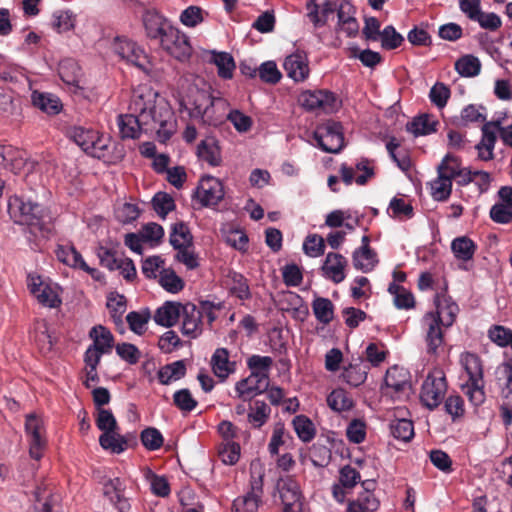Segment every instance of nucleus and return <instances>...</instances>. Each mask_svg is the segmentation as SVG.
Listing matches in <instances>:
<instances>
[{"label":"nucleus","mask_w":512,"mask_h":512,"mask_svg":"<svg viewBox=\"0 0 512 512\" xmlns=\"http://www.w3.org/2000/svg\"><path fill=\"white\" fill-rule=\"evenodd\" d=\"M26 152L12 145H0V164L5 168L18 174L26 165Z\"/></svg>","instance_id":"nucleus-28"},{"label":"nucleus","mask_w":512,"mask_h":512,"mask_svg":"<svg viewBox=\"0 0 512 512\" xmlns=\"http://www.w3.org/2000/svg\"><path fill=\"white\" fill-rule=\"evenodd\" d=\"M31 102L35 108L50 116L59 114L63 108L60 98L49 92L34 90L31 93Z\"/></svg>","instance_id":"nucleus-31"},{"label":"nucleus","mask_w":512,"mask_h":512,"mask_svg":"<svg viewBox=\"0 0 512 512\" xmlns=\"http://www.w3.org/2000/svg\"><path fill=\"white\" fill-rule=\"evenodd\" d=\"M368 370L369 367L363 363L361 358H358L354 363L343 368L340 378L349 386L358 387L366 381Z\"/></svg>","instance_id":"nucleus-35"},{"label":"nucleus","mask_w":512,"mask_h":512,"mask_svg":"<svg viewBox=\"0 0 512 512\" xmlns=\"http://www.w3.org/2000/svg\"><path fill=\"white\" fill-rule=\"evenodd\" d=\"M444 410L451 416L453 422H457L465 415L464 400L460 395H449L444 402Z\"/></svg>","instance_id":"nucleus-63"},{"label":"nucleus","mask_w":512,"mask_h":512,"mask_svg":"<svg viewBox=\"0 0 512 512\" xmlns=\"http://www.w3.org/2000/svg\"><path fill=\"white\" fill-rule=\"evenodd\" d=\"M58 74L66 84L76 85L80 76V67L74 59L67 58L60 61Z\"/></svg>","instance_id":"nucleus-54"},{"label":"nucleus","mask_w":512,"mask_h":512,"mask_svg":"<svg viewBox=\"0 0 512 512\" xmlns=\"http://www.w3.org/2000/svg\"><path fill=\"white\" fill-rule=\"evenodd\" d=\"M32 337L42 354H46L52 350L55 342L46 322L37 325Z\"/></svg>","instance_id":"nucleus-55"},{"label":"nucleus","mask_w":512,"mask_h":512,"mask_svg":"<svg viewBox=\"0 0 512 512\" xmlns=\"http://www.w3.org/2000/svg\"><path fill=\"white\" fill-rule=\"evenodd\" d=\"M173 403L184 413L193 411L198 405L197 400L192 396L190 390L187 388L177 390L173 394Z\"/></svg>","instance_id":"nucleus-60"},{"label":"nucleus","mask_w":512,"mask_h":512,"mask_svg":"<svg viewBox=\"0 0 512 512\" xmlns=\"http://www.w3.org/2000/svg\"><path fill=\"white\" fill-rule=\"evenodd\" d=\"M312 310L317 321L323 325L329 324L334 318V304L329 298L315 297Z\"/></svg>","instance_id":"nucleus-48"},{"label":"nucleus","mask_w":512,"mask_h":512,"mask_svg":"<svg viewBox=\"0 0 512 512\" xmlns=\"http://www.w3.org/2000/svg\"><path fill=\"white\" fill-rule=\"evenodd\" d=\"M349 50L351 58L359 59L361 63L368 68H374L382 61L381 54L371 49L361 51L357 46H353Z\"/></svg>","instance_id":"nucleus-59"},{"label":"nucleus","mask_w":512,"mask_h":512,"mask_svg":"<svg viewBox=\"0 0 512 512\" xmlns=\"http://www.w3.org/2000/svg\"><path fill=\"white\" fill-rule=\"evenodd\" d=\"M273 364V359L270 356L252 355L247 359V366L251 370L250 376L242 379L236 383L235 390H241V393L255 391L258 388H250L247 385L249 381L255 378H262V381L269 380L268 372Z\"/></svg>","instance_id":"nucleus-16"},{"label":"nucleus","mask_w":512,"mask_h":512,"mask_svg":"<svg viewBox=\"0 0 512 512\" xmlns=\"http://www.w3.org/2000/svg\"><path fill=\"white\" fill-rule=\"evenodd\" d=\"M346 266L347 259L343 255L329 252L321 266L322 275L335 284L341 283L346 277L344 272Z\"/></svg>","instance_id":"nucleus-25"},{"label":"nucleus","mask_w":512,"mask_h":512,"mask_svg":"<svg viewBox=\"0 0 512 512\" xmlns=\"http://www.w3.org/2000/svg\"><path fill=\"white\" fill-rule=\"evenodd\" d=\"M25 434L29 444V455L32 459L39 461L43 457L47 447L45 428L43 420L36 414L26 415Z\"/></svg>","instance_id":"nucleus-12"},{"label":"nucleus","mask_w":512,"mask_h":512,"mask_svg":"<svg viewBox=\"0 0 512 512\" xmlns=\"http://www.w3.org/2000/svg\"><path fill=\"white\" fill-rule=\"evenodd\" d=\"M169 242L174 249L182 246H193V235L188 225L182 221L173 224Z\"/></svg>","instance_id":"nucleus-46"},{"label":"nucleus","mask_w":512,"mask_h":512,"mask_svg":"<svg viewBox=\"0 0 512 512\" xmlns=\"http://www.w3.org/2000/svg\"><path fill=\"white\" fill-rule=\"evenodd\" d=\"M353 266L364 273L371 272L379 260L373 249H355L352 254Z\"/></svg>","instance_id":"nucleus-43"},{"label":"nucleus","mask_w":512,"mask_h":512,"mask_svg":"<svg viewBox=\"0 0 512 512\" xmlns=\"http://www.w3.org/2000/svg\"><path fill=\"white\" fill-rule=\"evenodd\" d=\"M8 213L15 224L27 226L28 233L48 236L50 228L43 220V210L37 202L23 196L13 195L8 199Z\"/></svg>","instance_id":"nucleus-2"},{"label":"nucleus","mask_w":512,"mask_h":512,"mask_svg":"<svg viewBox=\"0 0 512 512\" xmlns=\"http://www.w3.org/2000/svg\"><path fill=\"white\" fill-rule=\"evenodd\" d=\"M211 367L215 376L224 381L236 371V362L230 361L228 349L217 348L211 357Z\"/></svg>","instance_id":"nucleus-30"},{"label":"nucleus","mask_w":512,"mask_h":512,"mask_svg":"<svg viewBox=\"0 0 512 512\" xmlns=\"http://www.w3.org/2000/svg\"><path fill=\"white\" fill-rule=\"evenodd\" d=\"M151 315L148 309L141 312L131 311L126 316L129 328L134 333L141 335L146 330V324L150 320Z\"/></svg>","instance_id":"nucleus-64"},{"label":"nucleus","mask_w":512,"mask_h":512,"mask_svg":"<svg viewBox=\"0 0 512 512\" xmlns=\"http://www.w3.org/2000/svg\"><path fill=\"white\" fill-rule=\"evenodd\" d=\"M283 67L287 76L295 82L305 81L310 74L308 56L300 49L285 58Z\"/></svg>","instance_id":"nucleus-20"},{"label":"nucleus","mask_w":512,"mask_h":512,"mask_svg":"<svg viewBox=\"0 0 512 512\" xmlns=\"http://www.w3.org/2000/svg\"><path fill=\"white\" fill-rule=\"evenodd\" d=\"M67 136L87 155L104 159L108 154L110 139L97 130L83 126H73L67 130Z\"/></svg>","instance_id":"nucleus-4"},{"label":"nucleus","mask_w":512,"mask_h":512,"mask_svg":"<svg viewBox=\"0 0 512 512\" xmlns=\"http://www.w3.org/2000/svg\"><path fill=\"white\" fill-rule=\"evenodd\" d=\"M299 101L310 112L332 114L340 108L336 94L329 90H307L301 93Z\"/></svg>","instance_id":"nucleus-7"},{"label":"nucleus","mask_w":512,"mask_h":512,"mask_svg":"<svg viewBox=\"0 0 512 512\" xmlns=\"http://www.w3.org/2000/svg\"><path fill=\"white\" fill-rule=\"evenodd\" d=\"M329 407L336 412L348 411L353 407V400L341 388L334 389L327 397Z\"/></svg>","instance_id":"nucleus-56"},{"label":"nucleus","mask_w":512,"mask_h":512,"mask_svg":"<svg viewBox=\"0 0 512 512\" xmlns=\"http://www.w3.org/2000/svg\"><path fill=\"white\" fill-rule=\"evenodd\" d=\"M143 23L147 37L152 41H158L163 33L171 25V22L155 12L144 14Z\"/></svg>","instance_id":"nucleus-36"},{"label":"nucleus","mask_w":512,"mask_h":512,"mask_svg":"<svg viewBox=\"0 0 512 512\" xmlns=\"http://www.w3.org/2000/svg\"><path fill=\"white\" fill-rule=\"evenodd\" d=\"M438 122L433 120L429 115L423 114L414 117L412 121L406 124V129L411 132L415 137L422 135H429L436 131Z\"/></svg>","instance_id":"nucleus-47"},{"label":"nucleus","mask_w":512,"mask_h":512,"mask_svg":"<svg viewBox=\"0 0 512 512\" xmlns=\"http://www.w3.org/2000/svg\"><path fill=\"white\" fill-rule=\"evenodd\" d=\"M476 250V243L468 236L456 237L451 242V251L459 261L468 262L472 260Z\"/></svg>","instance_id":"nucleus-39"},{"label":"nucleus","mask_w":512,"mask_h":512,"mask_svg":"<svg viewBox=\"0 0 512 512\" xmlns=\"http://www.w3.org/2000/svg\"><path fill=\"white\" fill-rule=\"evenodd\" d=\"M112 49L121 59L125 60L150 76L153 65L144 49L134 40L126 36H116L112 43Z\"/></svg>","instance_id":"nucleus-5"},{"label":"nucleus","mask_w":512,"mask_h":512,"mask_svg":"<svg viewBox=\"0 0 512 512\" xmlns=\"http://www.w3.org/2000/svg\"><path fill=\"white\" fill-rule=\"evenodd\" d=\"M229 283V293L241 301L250 300L252 297L248 279L241 273L229 271L227 275Z\"/></svg>","instance_id":"nucleus-37"},{"label":"nucleus","mask_w":512,"mask_h":512,"mask_svg":"<svg viewBox=\"0 0 512 512\" xmlns=\"http://www.w3.org/2000/svg\"><path fill=\"white\" fill-rule=\"evenodd\" d=\"M381 46L385 50H394L402 45L404 37L396 31L393 25H387L381 31Z\"/></svg>","instance_id":"nucleus-62"},{"label":"nucleus","mask_w":512,"mask_h":512,"mask_svg":"<svg viewBox=\"0 0 512 512\" xmlns=\"http://www.w3.org/2000/svg\"><path fill=\"white\" fill-rule=\"evenodd\" d=\"M390 217L399 220H408L414 217V208L411 203L406 202L403 198L393 197L387 208Z\"/></svg>","instance_id":"nucleus-50"},{"label":"nucleus","mask_w":512,"mask_h":512,"mask_svg":"<svg viewBox=\"0 0 512 512\" xmlns=\"http://www.w3.org/2000/svg\"><path fill=\"white\" fill-rule=\"evenodd\" d=\"M500 119L485 122L482 126L481 141L475 146L478 151V158L483 161L492 160L494 157L493 150L497 140L494 128H499Z\"/></svg>","instance_id":"nucleus-26"},{"label":"nucleus","mask_w":512,"mask_h":512,"mask_svg":"<svg viewBox=\"0 0 512 512\" xmlns=\"http://www.w3.org/2000/svg\"><path fill=\"white\" fill-rule=\"evenodd\" d=\"M182 304L175 301H166L155 311L153 319L156 324L169 328L174 326L181 316Z\"/></svg>","instance_id":"nucleus-33"},{"label":"nucleus","mask_w":512,"mask_h":512,"mask_svg":"<svg viewBox=\"0 0 512 512\" xmlns=\"http://www.w3.org/2000/svg\"><path fill=\"white\" fill-rule=\"evenodd\" d=\"M195 196L202 207L216 206L225 196L224 185L214 176H203L196 188Z\"/></svg>","instance_id":"nucleus-14"},{"label":"nucleus","mask_w":512,"mask_h":512,"mask_svg":"<svg viewBox=\"0 0 512 512\" xmlns=\"http://www.w3.org/2000/svg\"><path fill=\"white\" fill-rule=\"evenodd\" d=\"M460 364L468 377L460 388L471 405L479 407L486 400L482 360L475 353L464 352L460 355Z\"/></svg>","instance_id":"nucleus-3"},{"label":"nucleus","mask_w":512,"mask_h":512,"mask_svg":"<svg viewBox=\"0 0 512 512\" xmlns=\"http://www.w3.org/2000/svg\"><path fill=\"white\" fill-rule=\"evenodd\" d=\"M130 114L117 117L122 139H137L142 133H156L160 142L169 140L176 131V120L169 104L152 87L138 86L133 90Z\"/></svg>","instance_id":"nucleus-1"},{"label":"nucleus","mask_w":512,"mask_h":512,"mask_svg":"<svg viewBox=\"0 0 512 512\" xmlns=\"http://www.w3.org/2000/svg\"><path fill=\"white\" fill-rule=\"evenodd\" d=\"M152 206L155 212L162 218H165L176 207L174 199L166 192L156 193L152 198Z\"/></svg>","instance_id":"nucleus-61"},{"label":"nucleus","mask_w":512,"mask_h":512,"mask_svg":"<svg viewBox=\"0 0 512 512\" xmlns=\"http://www.w3.org/2000/svg\"><path fill=\"white\" fill-rule=\"evenodd\" d=\"M316 146L326 153H339L344 143L343 126L340 122L328 120L317 126L313 132Z\"/></svg>","instance_id":"nucleus-6"},{"label":"nucleus","mask_w":512,"mask_h":512,"mask_svg":"<svg viewBox=\"0 0 512 512\" xmlns=\"http://www.w3.org/2000/svg\"><path fill=\"white\" fill-rule=\"evenodd\" d=\"M263 496L262 476L252 477L250 490L243 496L234 499L231 512H258Z\"/></svg>","instance_id":"nucleus-17"},{"label":"nucleus","mask_w":512,"mask_h":512,"mask_svg":"<svg viewBox=\"0 0 512 512\" xmlns=\"http://www.w3.org/2000/svg\"><path fill=\"white\" fill-rule=\"evenodd\" d=\"M271 411L270 406L266 402L255 400L249 407L247 421L252 428L260 429L268 422Z\"/></svg>","instance_id":"nucleus-41"},{"label":"nucleus","mask_w":512,"mask_h":512,"mask_svg":"<svg viewBox=\"0 0 512 512\" xmlns=\"http://www.w3.org/2000/svg\"><path fill=\"white\" fill-rule=\"evenodd\" d=\"M355 169L357 171L362 172L359 176L356 178L354 177V169L350 166H348L346 163H343L340 166V175L343 180V182L349 186L354 181L356 184L363 186L365 185L369 179L373 178L375 175L374 166H373V160L367 158V157H361L355 164Z\"/></svg>","instance_id":"nucleus-21"},{"label":"nucleus","mask_w":512,"mask_h":512,"mask_svg":"<svg viewBox=\"0 0 512 512\" xmlns=\"http://www.w3.org/2000/svg\"><path fill=\"white\" fill-rule=\"evenodd\" d=\"M421 323L425 331L426 352L436 356L439 348L444 344V325H442L441 316L439 313H425Z\"/></svg>","instance_id":"nucleus-13"},{"label":"nucleus","mask_w":512,"mask_h":512,"mask_svg":"<svg viewBox=\"0 0 512 512\" xmlns=\"http://www.w3.org/2000/svg\"><path fill=\"white\" fill-rule=\"evenodd\" d=\"M213 97L210 88L200 89L198 87H190L188 93L181 101V106L188 112L192 119L199 120Z\"/></svg>","instance_id":"nucleus-18"},{"label":"nucleus","mask_w":512,"mask_h":512,"mask_svg":"<svg viewBox=\"0 0 512 512\" xmlns=\"http://www.w3.org/2000/svg\"><path fill=\"white\" fill-rule=\"evenodd\" d=\"M196 155L200 161L212 167H218L222 163L221 148L215 137H206L201 140L197 145Z\"/></svg>","instance_id":"nucleus-29"},{"label":"nucleus","mask_w":512,"mask_h":512,"mask_svg":"<svg viewBox=\"0 0 512 512\" xmlns=\"http://www.w3.org/2000/svg\"><path fill=\"white\" fill-rule=\"evenodd\" d=\"M283 512H302V492L300 485L292 476L282 477L277 482Z\"/></svg>","instance_id":"nucleus-15"},{"label":"nucleus","mask_w":512,"mask_h":512,"mask_svg":"<svg viewBox=\"0 0 512 512\" xmlns=\"http://www.w3.org/2000/svg\"><path fill=\"white\" fill-rule=\"evenodd\" d=\"M391 435L402 442H410L414 433L413 421L407 418H395L389 424Z\"/></svg>","instance_id":"nucleus-44"},{"label":"nucleus","mask_w":512,"mask_h":512,"mask_svg":"<svg viewBox=\"0 0 512 512\" xmlns=\"http://www.w3.org/2000/svg\"><path fill=\"white\" fill-rule=\"evenodd\" d=\"M27 285L31 294L41 305L48 308L60 306L62 301L56 290L51 285L44 283L39 275L28 274Z\"/></svg>","instance_id":"nucleus-19"},{"label":"nucleus","mask_w":512,"mask_h":512,"mask_svg":"<svg viewBox=\"0 0 512 512\" xmlns=\"http://www.w3.org/2000/svg\"><path fill=\"white\" fill-rule=\"evenodd\" d=\"M229 108L230 103L227 99L214 96L198 121L204 125L218 127L226 121Z\"/></svg>","instance_id":"nucleus-24"},{"label":"nucleus","mask_w":512,"mask_h":512,"mask_svg":"<svg viewBox=\"0 0 512 512\" xmlns=\"http://www.w3.org/2000/svg\"><path fill=\"white\" fill-rule=\"evenodd\" d=\"M57 259L73 268H78L83 257L74 246L58 245L55 251Z\"/></svg>","instance_id":"nucleus-57"},{"label":"nucleus","mask_w":512,"mask_h":512,"mask_svg":"<svg viewBox=\"0 0 512 512\" xmlns=\"http://www.w3.org/2000/svg\"><path fill=\"white\" fill-rule=\"evenodd\" d=\"M140 439L142 445L148 451H156L163 445L164 438L161 432L154 427H147L141 431Z\"/></svg>","instance_id":"nucleus-58"},{"label":"nucleus","mask_w":512,"mask_h":512,"mask_svg":"<svg viewBox=\"0 0 512 512\" xmlns=\"http://www.w3.org/2000/svg\"><path fill=\"white\" fill-rule=\"evenodd\" d=\"M130 440H136L133 433L121 435L117 430H113V432L102 433L99 437V444L104 450L121 454L128 448Z\"/></svg>","instance_id":"nucleus-32"},{"label":"nucleus","mask_w":512,"mask_h":512,"mask_svg":"<svg viewBox=\"0 0 512 512\" xmlns=\"http://www.w3.org/2000/svg\"><path fill=\"white\" fill-rule=\"evenodd\" d=\"M448 157H443L437 167V178L431 182V194L434 200L446 201L452 192L453 175L445 174V162Z\"/></svg>","instance_id":"nucleus-27"},{"label":"nucleus","mask_w":512,"mask_h":512,"mask_svg":"<svg viewBox=\"0 0 512 512\" xmlns=\"http://www.w3.org/2000/svg\"><path fill=\"white\" fill-rule=\"evenodd\" d=\"M209 62L217 67L218 76L228 80L233 77V71L236 67L232 55L228 52L211 51Z\"/></svg>","instance_id":"nucleus-42"},{"label":"nucleus","mask_w":512,"mask_h":512,"mask_svg":"<svg viewBox=\"0 0 512 512\" xmlns=\"http://www.w3.org/2000/svg\"><path fill=\"white\" fill-rule=\"evenodd\" d=\"M157 42L163 50L179 61L187 60L192 53L189 38L172 24L167 28L163 33V36H161Z\"/></svg>","instance_id":"nucleus-9"},{"label":"nucleus","mask_w":512,"mask_h":512,"mask_svg":"<svg viewBox=\"0 0 512 512\" xmlns=\"http://www.w3.org/2000/svg\"><path fill=\"white\" fill-rule=\"evenodd\" d=\"M106 306L113 322L118 325L122 323V317L127 309L126 297L118 292H110L107 296Z\"/></svg>","instance_id":"nucleus-49"},{"label":"nucleus","mask_w":512,"mask_h":512,"mask_svg":"<svg viewBox=\"0 0 512 512\" xmlns=\"http://www.w3.org/2000/svg\"><path fill=\"white\" fill-rule=\"evenodd\" d=\"M434 303L436 306L435 311H429L428 313H439L442 320V325L445 328H449L453 325L456 320L457 313L459 311L458 305L451 300L450 297L445 295L436 294Z\"/></svg>","instance_id":"nucleus-34"},{"label":"nucleus","mask_w":512,"mask_h":512,"mask_svg":"<svg viewBox=\"0 0 512 512\" xmlns=\"http://www.w3.org/2000/svg\"><path fill=\"white\" fill-rule=\"evenodd\" d=\"M89 337L93 341L91 345L96 346L100 352L106 354L111 352L114 345V336L107 327L101 324L93 326L89 331Z\"/></svg>","instance_id":"nucleus-40"},{"label":"nucleus","mask_w":512,"mask_h":512,"mask_svg":"<svg viewBox=\"0 0 512 512\" xmlns=\"http://www.w3.org/2000/svg\"><path fill=\"white\" fill-rule=\"evenodd\" d=\"M159 284L169 293H178L184 288V281L172 268H164L160 271Z\"/></svg>","instance_id":"nucleus-53"},{"label":"nucleus","mask_w":512,"mask_h":512,"mask_svg":"<svg viewBox=\"0 0 512 512\" xmlns=\"http://www.w3.org/2000/svg\"><path fill=\"white\" fill-rule=\"evenodd\" d=\"M186 375V364L184 360H177L162 366L157 372V378L161 385H169L174 381L182 379Z\"/></svg>","instance_id":"nucleus-38"},{"label":"nucleus","mask_w":512,"mask_h":512,"mask_svg":"<svg viewBox=\"0 0 512 512\" xmlns=\"http://www.w3.org/2000/svg\"><path fill=\"white\" fill-rule=\"evenodd\" d=\"M388 292L394 296V304L398 309H411L415 305L414 296L403 286L391 282L388 286Z\"/></svg>","instance_id":"nucleus-52"},{"label":"nucleus","mask_w":512,"mask_h":512,"mask_svg":"<svg viewBox=\"0 0 512 512\" xmlns=\"http://www.w3.org/2000/svg\"><path fill=\"white\" fill-rule=\"evenodd\" d=\"M292 426L297 437L304 443L311 442L316 436V428L306 415H297L292 420Z\"/></svg>","instance_id":"nucleus-45"},{"label":"nucleus","mask_w":512,"mask_h":512,"mask_svg":"<svg viewBox=\"0 0 512 512\" xmlns=\"http://www.w3.org/2000/svg\"><path fill=\"white\" fill-rule=\"evenodd\" d=\"M447 390L444 373L440 370L431 372L423 381L420 391V400L429 410L437 408L442 402Z\"/></svg>","instance_id":"nucleus-8"},{"label":"nucleus","mask_w":512,"mask_h":512,"mask_svg":"<svg viewBox=\"0 0 512 512\" xmlns=\"http://www.w3.org/2000/svg\"><path fill=\"white\" fill-rule=\"evenodd\" d=\"M125 482L119 478H111L103 483V494L118 512H128L130 503L125 497Z\"/></svg>","instance_id":"nucleus-22"},{"label":"nucleus","mask_w":512,"mask_h":512,"mask_svg":"<svg viewBox=\"0 0 512 512\" xmlns=\"http://www.w3.org/2000/svg\"><path fill=\"white\" fill-rule=\"evenodd\" d=\"M157 42L163 50L179 61L187 60L192 53L189 38L172 24L167 28L163 33V36H161Z\"/></svg>","instance_id":"nucleus-10"},{"label":"nucleus","mask_w":512,"mask_h":512,"mask_svg":"<svg viewBox=\"0 0 512 512\" xmlns=\"http://www.w3.org/2000/svg\"><path fill=\"white\" fill-rule=\"evenodd\" d=\"M183 335L195 339L202 333V312L192 303L182 304L181 308Z\"/></svg>","instance_id":"nucleus-23"},{"label":"nucleus","mask_w":512,"mask_h":512,"mask_svg":"<svg viewBox=\"0 0 512 512\" xmlns=\"http://www.w3.org/2000/svg\"><path fill=\"white\" fill-rule=\"evenodd\" d=\"M455 70L463 77H475L481 71V62L476 56L467 54L455 62Z\"/></svg>","instance_id":"nucleus-51"},{"label":"nucleus","mask_w":512,"mask_h":512,"mask_svg":"<svg viewBox=\"0 0 512 512\" xmlns=\"http://www.w3.org/2000/svg\"><path fill=\"white\" fill-rule=\"evenodd\" d=\"M157 42L163 50L179 61L187 60L192 53L189 38L172 24L167 28L163 33V36H161Z\"/></svg>","instance_id":"nucleus-11"}]
</instances>
